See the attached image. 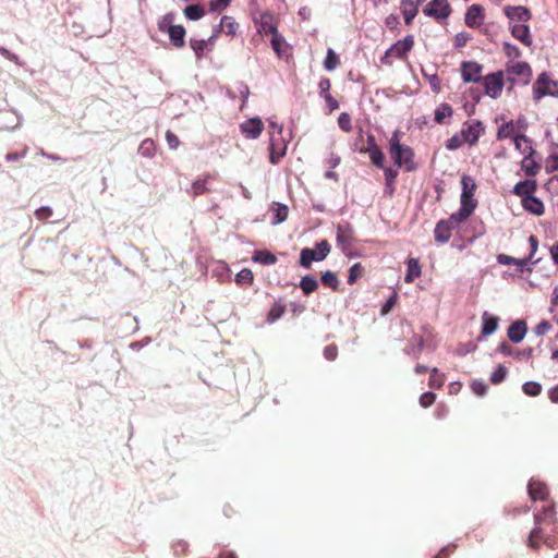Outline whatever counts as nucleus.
<instances>
[{
  "instance_id": "f3484780",
  "label": "nucleus",
  "mask_w": 558,
  "mask_h": 558,
  "mask_svg": "<svg viewBox=\"0 0 558 558\" xmlns=\"http://www.w3.org/2000/svg\"><path fill=\"white\" fill-rule=\"evenodd\" d=\"M504 12H505L506 16L509 17L510 20L527 22L532 17L530 10L522 5L506 7Z\"/></svg>"
},
{
  "instance_id": "412c9836",
  "label": "nucleus",
  "mask_w": 558,
  "mask_h": 558,
  "mask_svg": "<svg viewBox=\"0 0 558 558\" xmlns=\"http://www.w3.org/2000/svg\"><path fill=\"white\" fill-rule=\"evenodd\" d=\"M407 266H408V269H407V274L404 277V281L407 283H412V282H414L415 279L421 277L422 268H421L418 259L414 258V257L408 258Z\"/></svg>"
},
{
  "instance_id": "052dcab7",
  "label": "nucleus",
  "mask_w": 558,
  "mask_h": 558,
  "mask_svg": "<svg viewBox=\"0 0 558 558\" xmlns=\"http://www.w3.org/2000/svg\"><path fill=\"white\" fill-rule=\"evenodd\" d=\"M436 400V395L434 392H424L421 397H420V404L423 407V408H428L430 407Z\"/></svg>"
},
{
  "instance_id": "9d476101",
  "label": "nucleus",
  "mask_w": 558,
  "mask_h": 558,
  "mask_svg": "<svg viewBox=\"0 0 558 558\" xmlns=\"http://www.w3.org/2000/svg\"><path fill=\"white\" fill-rule=\"evenodd\" d=\"M484 132L483 123L478 120L471 123L465 122L462 126L461 134L465 143L471 146L476 144L481 134Z\"/></svg>"
},
{
  "instance_id": "f03ea898",
  "label": "nucleus",
  "mask_w": 558,
  "mask_h": 558,
  "mask_svg": "<svg viewBox=\"0 0 558 558\" xmlns=\"http://www.w3.org/2000/svg\"><path fill=\"white\" fill-rule=\"evenodd\" d=\"M330 252V244L327 240H323L316 244V248L305 247L300 254V265L310 268L313 262L324 260Z\"/></svg>"
},
{
  "instance_id": "e2e57ef3",
  "label": "nucleus",
  "mask_w": 558,
  "mask_h": 558,
  "mask_svg": "<svg viewBox=\"0 0 558 558\" xmlns=\"http://www.w3.org/2000/svg\"><path fill=\"white\" fill-rule=\"evenodd\" d=\"M504 51L510 58H519L521 54L520 49L517 46L509 43L504 44Z\"/></svg>"
},
{
  "instance_id": "e433bc0d",
  "label": "nucleus",
  "mask_w": 558,
  "mask_h": 558,
  "mask_svg": "<svg viewBox=\"0 0 558 558\" xmlns=\"http://www.w3.org/2000/svg\"><path fill=\"white\" fill-rule=\"evenodd\" d=\"M300 288L305 295H308L317 290L318 282L313 276H304L301 278Z\"/></svg>"
},
{
  "instance_id": "0eeeda50",
  "label": "nucleus",
  "mask_w": 558,
  "mask_h": 558,
  "mask_svg": "<svg viewBox=\"0 0 558 558\" xmlns=\"http://www.w3.org/2000/svg\"><path fill=\"white\" fill-rule=\"evenodd\" d=\"M217 177L218 175L215 172H207V173L198 177L196 180H194L192 182L189 193L193 197L211 193L213 192L211 183L217 180Z\"/></svg>"
},
{
  "instance_id": "49530a36",
  "label": "nucleus",
  "mask_w": 558,
  "mask_h": 558,
  "mask_svg": "<svg viewBox=\"0 0 558 558\" xmlns=\"http://www.w3.org/2000/svg\"><path fill=\"white\" fill-rule=\"evenodd\" d=\"M497 259H498V263H500L502 265H515V266H520V267H523L529 263L526 258H515V257L508 256L505 254L498 255Z\"/></svg>"
},
{
  "instance_id": "a878e982",
  "label": "nucleus",
  "mask_w": 558,
  "mask_h": 558,
  "mask_svg": "<svg viewBox=\"0 0 558 558\" xmlns=\"http://www.w3.org/2000/svg\"><path fill=\"white\" fill-rule=\"evenodd\" d=\"M424 348V338L423 336L415 335L410 340V343L405 348V353L411 355L414 359H417Z\"/></svg>"
},
{
  "instance_id": "a211bd4d",
  "label": "nucleus",
  "mask_w": 558,
  "mask_h": 558,
  "mask_svg": "<svg viewBox=\"0 0 558 558\" xmlns=\"http://www.w3.org/2000/svg\"><path fill=\"white\" fill-rule=\"evenodd\" d=\"M526 330L527 328L525 322L517 320L509 326L508 337L512 342L518 343L523 340Z\"/></svg>"
},
{
  "instance_id": "2f4dec72",
  "label": "nucleus",
  "mask_w": 558,
  "mask_h": 558,
  "mask_svg": "<svg viewBox=\"0 0 558 558\" xmlns=\"http://www.w3.org/2000/svg\"><path fill=\"white\" fill-rule=\"evenodd\" d=\"M513 142H514L515 148L520 153H522V154H530V155H534L535 154V150L532 147L531 142L527 138L526 135H524V134L515 135V136H513Z\"/></svg>"
},
{
  "instance_id": "a19ab883",
  "label": "nucleus",
  "mask_w": 558,
  "mask_h": 558,
  "mask_svg": "<svg viewBox=\"0 0 558 558\" xmlns=\"http://www.w3.org/2000/svg\"><path fill=\"white\" fill-rule=\"evenodd\" d=\"M322 283L325 287H328V288L332 289L333 291H338L339 290L338 277L332 271H326L325 274H323V276H322Z\"/></svg>"
},
{
  "instance_id": "dca6fc26",
  "label": "nucleus",
  "mask_w": 558,
  "mask_h": 558,
  "mask_svg": "<svg viewBox=\"0 0 558 558\" xmlns=\"http://www.w3.org/2000/svg\"><path fill=\"white\" fill-rule=\"evenodd\" d=\"M534 522L537 526L542 524H555L556 522V511L555 504L551 502L547 507H544L543 510L538 513L534 514Z\"/></svg>"
},
{
  "instance_id": "473e14b6",
  "label": "nucleus",
  "mask_w": 558,
  "mask_h": 558,
  "mask_svg": "<svg viewBox=\"0 0 558 558\" xmlns=\"http://www.w3.org/2000/svg\"><path fill=\"white\" fill-rule=\"evenodd\" d=\"M473 209H470L465 206H462L459 208L457 213H453L450 215V217L447 219L454 228H457L461 222L465 221L472 214Z\"/></svg>"
},
{
  "instance_id": "680f3d73",
  "label": "nucleus",
  "mask_w": 558,
  "mask_h": 558,
  "mask_svg": "<svg viewBox=\"0 0 558 558\" xmlns=\"http://www.w3.org/2000/svg\"><path fill=\"white\" fill-rule=\"evenodd\" d=\"M471 39V36L468 33H458L454 36V47L462 48L466 45V43Z\"/></svg>"
},
{
  "instance_id": "c03bdc74",
  "label": "nucleus",
  "mask_w": 558,
  "mask_h": 558,
  "mask_svg": "<svg viewBox=\"0 0 558 558\" xmlns=\"http://www.w3.org/2000/svg\"><path fill=\"white\" fill-rule=\"evenodd\" d=\"M337 242L342 247L351 246L352 244L351 233L344 230L343 227L340 225L337 228Z\"/></svg>"
},
{
  "instance_id": "cd10ccee",
  "label": "nucleus",
  "mask_w": 558,
  "mask_h": 558,
  "mask_svg": "<svg viewBox=\"0 0 558 558\" xmlns=\"http://www.w3.org/2000/svg\"><path fill=\"white\" fill-rule=\"evenodd\" d=\"M453 114V109L452 107L447 104V102H442L440 104L436 109H435V112H434V121L437 123V124H444L446 123V119H449L451 118Z\"/></svg>"
},
{
  "instance_id": "ddd939ff",
  "label": "nucleus",
  "mask_w": 558,
  "mask_h": 558,
  "mask_svg": "<svg viewBox=\"0 0 558 558\" xmlns=\"http://www.w3.org/2000/svg\"><path fill=\"white\" fill-rule=\"evenodd\" d=\"M240 129L245 137L255 140L262 134L264 124L259 118H253L243 122Z\"/></svg>"
},
{
  "instance_id": "72a5a7b5",
  "label": "nucleus",
  "mask_w": 558,
  "mask_h": 558,
  "mask_svg": "<svg viewBox=\"0 0 558 558\" xmlns=\"http://www.w3.org/2000/svg\"><path fill=\"white\" fill-rule=\"evenodd\" d=\"M270 44H271L274 51L276 52V54L279 58H282L283 56L287 54L288 45L281 34L277 33V34L272 35Z\"/></svg>"
},
{
  "instance_id": "f8f14e48",
  "label": "nucleus",
  "mask_w": 558,
  "mask_h": 558,
  "mask_svg": "<svg viewBox=\"0 0 558 558\" xmlns=\"http://www.w3.org/2000/svg\"><path fill=\"white\" fill-rule=\"evenodd\" d=\"M257 31L262 35L271 36L279 33L275 16L268 12L260 14V17L257 22Z\"/></svg>"
},
{
  "instance_id": "8fccbe9b",
  "label": "nucleus",
  "mask_w": 558,
  "mask_h": 558,
  "mask_svg": "<svg viewBox=\"0 0 558 558\" xmlns=\"http://www.w3.org/2000/svg\"><path fill=\"white\" fill-rule=\"evenodd\" d=\"M522 390L530 397H536L542 392V386L536 381H527L522 386Z\"/></svg>"
},
{
  "instance_id": "c9c22d12",
  "label": "nucleus",
  "mask_w": 558,
  "mask_h": 558,
  "mask_svg": "<svg viewBox=\"0 0 558 558\" xmlns=\"http://www.w3.org/2000/svg\"><path fill=\"white\" fill-rule=\"evenodd\" d=\"M364 151L368 154L369 159L377 168L384 167V154L378 145L367 147Z\"/></svg>"
},
{
  "instance_id": "338daca9",
  "label": "nucleus",
  "mask_w": 558,
  "mask_h": 558,
  "mask_svg": "<svg viewBox=\"0 0 558 558\" xmlns=\"http://www.w3.org/2000/svg\"><path fill=\"white\" fill-rule=\"evenodd\" d=\"M338 355V348L336 344H329L324 349V356L328 361H333Z\"/></svg>"
},
{
  "instance_id": "f257e3e1",
  "label": "nucleus",
  "mask_w": 558,
  "mask_h": 558,
  "mask_svg": "<svg viewBox=\"0 0 558 558\" xmlns=\"http://www.w3.org/2000/svg\"><path fill=\"white\" fill-rule=\"evenodd\" d=\"M401 132L396 130L389 140V154L396 166L404 168L407 171L416 169L414 162V151L410 146L400 143Z\"/></svg>"
},
{
  "instance_id": "b1692460",
  "label": "nucleus",
  "mask_w": 558,
  "mask_h": 558,
  "mask_svg": "<svg viewBox=\"0 0 558 558\" xmlns=\"http://www.w3.org/2000/svg\"><path fill=\"white\" fill-rule=\"evenodd\" d=\"M482 335L489 336L494 333L499 324V318L497 316L490 315L488 312H484L482 315Z\"/></svg>"
},
{
  "instance_id": "58836bf2",
  "label": "nucleus",
  "mask_w": 558,
  "mask_h": 558,
  "mask_svg": "<svg viewBox=\"0 0 558 558\" xmlns=\"http://www.w3.org/2000/svg\"><path fill=\"white\" fill-rule=\"evenodd\" d=\"M184 15L189 20L197 21L205 15V10L199 4L187 5L184 9Z\"/></svg>"
},
{
  "instance_id": "20e7f679",
  "label": "nucleus",
  "mask_w": 558,
  "mask_h": 558,
  "mask_svg": "<svg viewBox=\"0 0 558 558\" xmlns=\"http://www.w3.org/2000/svg\"><path fill=\"white\" fill-rule=\"evenodd\" d=\"M414 46L413 35L405 36L402 40L395 43L381 58V62L385 64H391V58L405 59L407 54L412 50Z\"/></svg>"
},
{
  "instance_id": "09e8293b",
  "label": "nucleus",
  "mask_w": 558,
  "mask_h": 558,
  "mask_svg": "<svg viewBox=\"0 0 558 558\" xmlns=\"http://www.w3.org/2000/svg\"><path fill=\"white\" fill-rule=\"evenodd\" d=\"M445 383V376L442 374H439L438 368H433L430 371V377L428 385L432 388L440 389L444 386Z\"/></svg>"
},
{
  "instance_id": "1a4fd4ad",
  "label": "nucleus",
  "mask_w": 558,
  "mask_h": 558,
  "mask_svg": "<svg viewBox=\"0 0 558 558\" xmlns=\"http://www.w3.org/2000/svg\"><path fill=\"white\" fill-rule=\"evenodd\" d=\"M483 65L475 61H463L461 63V75L465 83L482 81Z\"/></svg>"
},
{
  "instance_id": "0e129e2a",
  "label": "nucleus",
  "mask_w": 558,
  "mask_h": 558,
  "mask_svg": "<svg viewBox=\"0 0 558 558\" xmlns=\"http://www.w3.org/2000/svg\"><path fill=\"white\" fill-rule=\"evenodd\" d=\"M397 300H398V294L396 292H393L391 294V296L383 305L381 311H380L381 315L388 314L391 311V308L395 306V304L397 303Z\"/></svg>"
},
{
  "instance_id": "5701e85b",
  "label": "nucleus",
  "mask_w": 558,
  "mask_h": 558,
  "mask_svg": "<svg viewBox=\"0 0 558 558\" xmlns=\"http://www.w3.org/2000/svg\"><path fill=\"white\" fill-rule=\"evenodd\" d=\"M401 12L404 19V23L407 25H411L414 17L418 13V7L415 4L413 0H402L401 1Z\"/></svg>"
},
{
  "instance_id": "9b49d317",
  "label": "nucleus",
  "mask_w": 558,
  "mask_h": 558,
  "mask_svg": "<svg viewBox=\"0 0 558 558\" xmlns=\"http://www.w3.org/2000/svg\"><path fill=\"white\" fill-rule=\"evenodd\" d=\"M485 20L484 8L480 4H472L468 8L464 22L469 27L477 28Z\"/></svg>"
},
{
  "instance_id": "c756f323",
  "label": "nucleus",
  "mask_w": 558,
  "mask_h": 558,
  "mask_svg": "<svg viewBox=\"0 0 558 558\" xmlns=\"http://www.w3.org/2000/svg\"><path fill=\"white\" fill-rule=\"evenodd\" d=\"M219 27L226 35L234 37L236 35L239 24L232 16L225 15L220 20Z\"/></svg>"
},
{
  "instance_id": "13d9d810",
  "label": "nucleus",
  "mask_w": 558,
  "mask_h": 558,
  "mask_svg": "<svg viewBox=\"0 0 558 558\" xmlns=\"http://www.w3.org/2000/svg\"><path fill=\"white\" fill-rule=\"evenodd\" d=\"M384 172H385L386 184L388 187H391V191H392L395 181L398 177V171L392 168H386Z\"/></svg>"
},
{
  "instance_id": "a18cd8bd",
  "label": "nucleus",
  "mask_w": 558,
  "mask_h": 558,
  "mask_svg": "<svg viewBox=\"0 0 558 558\" xmlns=\"http://www.w3.org/2000/svg\"><path fill=\"white\" fill-rule=\"evenodd\" d=\"M253 259L255 262H259L264 265H274L277 262V257L272 253L267 252V251L256 252Z\"/></svg>"
},
{
  "instance_id": "774afa93",
  "label": "nucleus",
  "mask_w": 558,
  "mask_h": 558,
  "mask_svg": "<svg viewBox=\"0 0 558 558\" xmlns=\"http://www.w3.org/2000/svg\"><path fill=\"white\" fill-rule=\"evenodd\" d=\"M454 544H450L440 549V551L434 558H448L456 549Z\"/></svg>"
},
{
  "instance_id": "39448f33",
  "label": "nucleus",
  "mask_w": 558,
  "mask_h": 558,
  "mask_svg": "<svg viewBox=\"0 0 558 558\" xmlns=\"http://www.w3.org/2000/svg\"><path fill=\"white\" fill-rule=\"evenodd\" d=\"M482 84L484 87V92L487 96L490 98H497L501 95L504 85H505V77L502 71H497L490 74H487L482 78Z\"/></svg>"
},
{
  "instance_id": "69168bd1",
  "label": "nucleus",
  "mask_w": 558,
  "mask_h": 558,
  "mask_svg": "<svg viewBox=\"0 0 558 558\" xmlns=\"http://www.w3.org/2000/svg\"><path fill=\"white\" fill-rule=\"evenodd\" d=\"M230 3V0H210L209 7L211 11H222L226 9Z\"/></svg>"
},
{
  "instance_id": "4468645a",
  "label": "nucleus",
  "mask_w": 558,
  "mask_h": 558,
  "mask_svg": "<svg viewBox=\"0 0 558 558\" xmlns=\"http://www.w3.org/2000/svg\"><path fill=\"white\" fill-rule=\"evenodd\" d=\"M453 229L454 227L447 219L439 220L434 230L435 241L441 244L447 243Z\"/></svg>"
},
{
  "instance_id": "bb28decb",
  "label": "nucleus",
  "mask_w": 558,
  "mask_h": 558,
  "mask_svg": "<svg viewBox=\"0 0 558 558\" xmlns=\"http://www.w3.org/2000/svg\"><path fill=\"white\" fill-rule=\"evenodd\" d=\"M522 205L525 210H527L534 215L541 216L544 214V204L537 197H534V196L524 197L522 199Z\"/></svg>"
},
{
  "instance_id": "de8ad7c7",
  "label": "nucleus",
  "mask_w": 558,
  "mask_h": 558,
  "mask_svg": "<svg viewBox=\"0 0 558 558\" xmlns=\"http://www.w3.org/2000/svg\"><path fill=\"white\" fill-rule=\"evenodd\" d=\"M254 280V275L251 269L243 268L235 276V282L238 284H252Z\"/></svg>"
},
{
  "instance_id": "3c124183",
  "label": "nucleus",
  "mask_w": 558,
  "mask_h": 558,
  "mask_svg": "<svg viewBox=\"0 0 558 558\" xmlns=\"http://www.w3.org/2000/svg\"><path fill=\"white\" fill-rule=\"evenodd\" d=\"M174 20L173 13H167L158 21V29L161 33H167L170 27L173 26L172 22Z\"/></svg>"
},
{
  "instance_id": "79ce46f5",
  "label": "nucleus",
  "mask_w": 558,
  "mask_h": 558,
  "mask_svg": "<svg viewBox=\"0 0 558 558\" xmlns=\"http://www.w3.org/2000/svg\"><path fill=\"white\" fill-rule=\"evenodd\" d=\"M364 275V267L361 263H355L351 266L348 276V283L353 284Z\"/></svg>"
},
{
  "instance_id": "ea45409f",
  "label": "nucleus",
  "mask_w": 558,
  "mask_h": 558,
  "mask_svg": "<svg viewBox=\"0 0 558 558\" xmlns=\"http://www.w3.org/2000/svg\"><path fill=\"white\" fill-rule=\"evenodd\" d=\"M515 131V125L513 121L506 122L501 124L497 131V140H505L508 137H512Z\"/></svg>"
},
{
  "instance_id": "864d4df0",
  "label": "nucleus",
  "mask_w": 558,
  "mask_h": 558,
  "mask_svg": "<svg viewBox=\"0 0 558 558\" xmlns=\"http://www.w3.org/2000/svg\"><path fill=\"white\" fill-rule=\"evenodd\" d=\"M465 143L463 140L462 134H454L446 142V148L449 150H456L462 146V144Z\"/></svg>"
},
{
  "instance_id": "f704fd0d",
  "label": "nucleus",
  "mask_w": 558,
  "mask_h": 558,
  "mask_svg": "<svg viewBox=\"0 0 558 558\" xmlns=\"http://www.w3.org/2000/svg\"><path fill=\"white\" fill-rule=\"evenodd\" d=\"M284 313H286V304H283L281 302H275L266 316V322L268 324H272V323L277 322L278 319H280Z\"/></svg>"
},
{
  "instance_id": "7ed1b4c3",
  "label": "nucleus",
  "mask_w": 558,
  "mask_h": 558,
  "mask_svg": "<svg viewBox=\"0 0 558 558\" xmlns=\"http://www.w3.org/2000/svg\"><path fill=\"white\" fill-rule=\"evenodd\" d=\"M424 15L435 20L438 23H447L448 17L452 13V8L448 0H430L423 8Z\"/></svg>"
},
{
  "instance_id": "aec40b11",
  "label": "nucleus",
  "mask_w": 558,
  "mask_h": 558,
  "mask_svg": "<svg viewBox=\"0 0 558 558\" xmlns=\"http://www.w3.org/2000/svg\"><path fill=\"white\" fill-rule=\"evenodd\" d=\"M550 85L556 86V83L548 80L545 74L539 75L534 87L536 98H541L545 95H553L554 92L551 90Z\"/></svg>"
},
{
  "instance_id": "5fc2aeb1",
  "label": "nucleus",
  "mask_w": 558,
  "mask_h": 558,
  "mask_svg": "<svg viewBox=\"0 0 558 558\" xmlns=\"http://www.w3.org/2000/svg\"><path fill=\"white\" fill-rule=\"evenodd\" d=\"M191 48L195 52L196 57L199 59L203 56V52L207 46V41L204 39H191L190 40Z\"/></svg>"
},
{
  "instance_id": "6ab92c4d",
  "label": "nucleus",
  "mask_w": 558,
  "mask_h": 558,
  "mask_svg": "<svg viewBox=\"0 0 558 558\" xmlns=\"http://www.w3.org/2000/svg\"><path fill=\"white\" fill-rule=\"evenodd\" d=\"M537 184L535 180H524L518 182L513 187V193L522 199L524 197H530L536 191Z\"/></svg>"
},
{
  "instance_id": "bf43d9fd",
  "label": "nucleus",
  "mask_w": 558,
  "mask_h": 558,
  "mask_svg": "<svg viewBox=\"0 0 558 558\" xmlns=\"http://www.w3.org/2000/svg\"><path fill=\"white\" fill-rule=\"evenodd\" d=\"M52 216V209L48 206H44V207H40L38 208L36 211H35V217L36 219L40 220V221H46L48 220L50 217Z\"/></svg>"
},
{
  "instance_id": "423d86ee",
  "label": "nucleus",
  "mask_w": 558,
  "mask_h": 558,
  "mask_svg": "<svg viewBox=\"0 0 558 558\" xmlns=\"http://www.w3.org/2000/svg\"><path fill=\"white\" fill-rule=\"evenodd\" d=\"M461 205L475 210L477 201L474 198V194L477 186L474 179L471 175L463 174L461 178Z\"/></svg>"
},
{
  "instance_id": "c85d7f7f",
  "label": "nucleus",
  "mask_w": 558,
  "mask_h": 558,
  "mask_svg": "<svg viewBox=\"0 0 558 558\" xmlns=\"http://www.w3.org/2000/svg\"><path fill=\"white\" fill-rule=\"evenodd\" d=\"M521 168L527 177H535L541 170V165L534 160L533 155L527 154L521 162Z\"/></svg>"
},
{
  "instance_id": "37998d69",
  "label": "nucleus",
  "mask_w": 558,
  "mask_h": 558,
  "mask_svg": "<svg viewBox=\"0 0 558 558\" xmlns=\"http://www.w3.org/2000/svg\"><path fill=\"white\" fill-rule=\"evenodd\" d=\"M339 64H340L339 57L336 54V52L331 48H329L327 50V56L324 61V68L327 71H333Z\"/></svg>"
},
{
  "instance_id": "2eb2a0df",
  "label": "nucleus",
  "mask_w": 558,
  "mask_h": 558,
  "mask_svg": "<svg viewBox=\"0 0 558 558\" xmlns=\"http://www.w3.org/2000/svg\"><path fill=\"white\" fill-rule=\"evenodd\" d=\"M529 495L532 500H546L549 495L547 485L537 480H531L527 486Z\"/></svg>"
},
{
  "instance_id": "4d7b16f0",
  "label": "nucleus",
  "mask_w": 558,
  "mask_h": 558,
  "mask_svg": "<svg viewBox=\"0 0 558 558\" xmlns=\"http://www.w3.org/2000/svg\"><path fill=\"white\" fill-rule=\"evenodd\" d=\"M507 375V368L504 365H499L490 376L493 384H500Z\"/></svg>"
},
{
  "instance_id": "4c0bfd02",
  "label": "nucleus",
  "mask_w": 558,
  "mask_h": 558,
  "mask_svg": "<svg viewBox=\"0 0 558 558\" xmlns=\"http://www.w3.org/2000/svg\"><path fill=\"white\" fill-rule=\"evenodd\" d=\"M544 537H543V531H542V527L541 526H535L529 537H527V546L532 549H538L539 548V544H541V541H543Z\"/></svg>"
},
{
  "instance_id": "603ef678",
  "label": "nucleus",
  "mask_w": 558,
  "mask_h": 558,
  "mask_svg": "<svg viewBox=\"0 0 558 558\" xmlns=\"http://www.w3.org/2000/svg\"><path fill=\"white\" fill-rule=\"evenodd\" d=\"M275 211H276V215H275V219L272 221L275 225L281 223L287 220L288 215H289V209L286 205L277 204Z\"/></svg>"
},
{
  "instance_id": "4be33fe9",
  "label": "nucleus",
  "mask_w": 558,
  "mask_h": 558,
  "mask_svg": "<svg viewBox=\"0 0 558 558\" xmlns=\"http://www.w3.org/2000/svg\"><path fill=\"white\" fill-rule=\"evenodd\" d=\"M512 36L520 40L523 45L530 47L532 45V38L530 28L525 24H515L511 28Z\"/></svg>"
},
{
  "instance_id": "7c9ffc66",
  "label": "nucleus",
  "mask_w": 558,
  "mask_h": 558,
  "mask_svg": "<svg viewBox=\"0 0 558 558\" xmlns=\"http://www.w3.org/2000/svg\"><path fill=\"white\" fill-rule=\"evenodd\" d=\"M274 134L272 132L270 133ZM286 145L278 146L275 144V140L271 136L269 142V161L272 165H277L279 160L286 155Z\"/></svg>"
},
{
  "instance_id": "6e6d98bb",
  "label": "nucleus",
  "mask_w": 558,
  "mask_h": 558,
  "mask_svg": "<svg viewBox=\"0 0 558 558\" xmlns=\"http://www.w3.org/2000/svg\"><path fill=\"white\" fill-rule=\"evenodd\" d=\"M339 128L344 132H350L352 130V120L349 113L342 112L338 118Z\"/></svg>"
},
{
  "instance_id": "6e6552de",
  "label": "nucleus",
  "mask_w": 558,
  "mask_h": 558,
  "mask_svg": "<svg viewBox=\"0 0 558 558\" xmlns=\"http://www.w3.org/2000/svg\"><path fill=\"white\" fill-rule=\"evenodd\" d=\"M507 73L509 75V81L512 83L518 78L524 84L529 83L532 75L531 66L526 62H517L508 65Z\"/></svg>"
},
{
  "instance_id": "393cba45",
  "label": "nucleus",
  "mask_w": 558,
  "mask_h": 558,
  "mask_svg": "<svg viewBox=\"0 0 558 558\" xmlns=\"http://www.w3.org/2000/svg\"><path fill=\"white\" fill-rule=\"evenodd\" d=\"M167 33L174 47L182 48L185 45V28L182 25H173Z\"/></svg>"
}]
</instances>
